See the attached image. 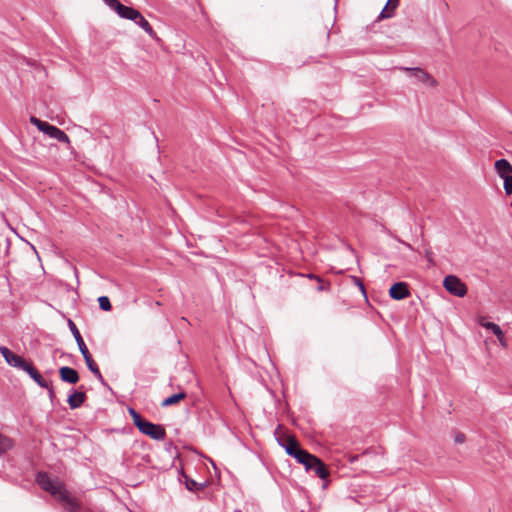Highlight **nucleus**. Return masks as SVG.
I'll list each match as a JSON object with an SVG mask.
<instances>
[{
	"instance_id": "obj_1",
	"label": "nucleus",
	"mask_w": 512,
	"mask_h": 512,
	"mask_svg": "<svg viewBox=\"0 0 512 512\" xmlns=\"http://www.w3.org/2000/svg\"><path fill=\"white\" fill-rule=\"evenodd\" d=\"M30 122L37 127V129L44 134L48 135L51 138H54L58 140L61 143H65L68 146L70 145V138L69 136L58 127L46 122L42 121L34 116L30 118Z\"/></svg>"
},
{
	"instance_id": "obj_2",
	"label": "nucleus",
	"mask_w": 512,
	"mask_h": 512,
	"mask_svg": "<svg viewBox=\"0 0 512 512\" xmlns=\"http://www.w3.org/2000/svg\"><path fill=\"white\" fill-rule=\"evenodd\" d=\"M36 483L40 486L41 489L50 493L55 498L62 492V489L65 488L64 484L56 481L54 482L49 474L44 471H40L36 475Z\"/></svg>"
},
{
	"instance_id": "obj_3",
	"label": "nucleus",
	"mask_w": 512,
	"mask_h": 512,
	"mask_svg": "<svg viewBox=\"0 0 512 512\" xmlns=\"http://www.w3.org/2000/svg\"><path fill=\"white\" fill-rule=\"evenodd\" d=\"M444 288L457 297H464L467 294L466 284L455 275H448L443 280Z\"/></svg>"
},
{
	"instance_id": "obj_4",
	"label": "nucleus",
	"mask_w": 512,
	"mask_h": 512,
	"mask_svg": "<svg viewBox=\"0 0 512 512\" xmlns=\"http://www.w3.org/2000/svg\"><path fill=\"white\" fill-rule=\"evenodd\" d=\"M138 430L154 440H163L166 436L165 428L162 425L154 424L148 420Z\"/></svg>"
},
{
	"instance_id": "obj_5",
	"label": "nucleus",
	"mask_w": 512,
	"mask_h": 512,
	"mask_svg": "<svg viewBox=\"0 0 512 512\" xmlns=\"http://www.w3.org/2000/svg\"><path fill=\"white\" fill-rule=\"evenodd\" d=\"M399 70L411 73L413 77L421 83L428 84L433 87L437 85V81L429 73L419 67H399Z\"/></svg>"
},
{
	"instance_id": "obj_6",
	"label": "nucleus",
	"mask_w": 512,
	"mask_h": 512,
	"mask_svg": "<svg viewBox=\"0 0 512 512\" xmlns=\"http://www.w3.org/2000/svg\"><path fill=\"white\" fill-rule=\"evenodd\" d=\"M56 498L63 503L68 512H81V504L75 497L71 496L66 488L62 489V492Z\"/></svg>"
},
{
	"instance_id": "obj_7",
	"label": "nucleus",
	"mask_w": 512,
	"mask_h": 512,
	"mask_svg": "<svg viewBox=\"0 0 512 512\" xmlns=\"http://www.w3.org/2000/svg\"><path fill=\"white\" fill-rule=\"evenodd\" d=\"M0 354L3 356L5 361L10 366L18 368V369H22L24 367V365L27 363V361L23 357H21L17 354H14L6 346H0Z\"/></svg>"
},
{
	"instance_id": "obj_8",
	"label": "nucleus",
	"mask_w": 512,
	"mask_h": 512,
	"mask_svg": "<svg viewBox=\"0 0 512 512\" xmlns=\"http://www.w3.org/2000/svg\"><path fill=\"white\" fill-rule=\"evenodd\" d=\"M83 389V386H80L78 390L71 389L67 398V403L70 409H77L83 405V403L87 399L86 392Z\"/></svg>"
},
{
	"instance_id": "obj_9",
	"label": "nucleus",
	"mask_w": 512,
	"mask_h": 512,
	"mask_svg": "<svg viewBox=\"0 0 512 512\" xmlns=\"http://www.w3.org/2000/svg\"><path fill=\"white\" fill-rule=\"evenodd\" d=\"M311 468H305L307 472H313L320 479H326L329 475V471L324 462L317 456H313L309 461Z\"/></svg>"
},
{
	"instance_id": "obj_10",
	"label": "nucleus",
	"mask_w": 512,
	"mask_h": 512,
	"mask_svg": "<svg viewBox=\"0 0 512 512\" xmlns=\"http://www.w3.org/2000/svg\"><path fill=\"white\" fill-rule=\"evenodd\" d=\"M389 296L394 300H403L410 296L409 286L406 282H396L389 289Z\"/></svg>"
},
{
	"instance_id": "obj_11",
	"label": "nucleus",
	"mask_w": 512,
	"mask_h": 512,
	"mask_svg": "<svg viewBox=\"0 0 512 512\" xmlns=\"http://www.w3.org/2000/svg\"><path fill=\"white\" fill-rule=\"evenodd\" d=\"M278 444L285 449V452L290 456L300 446L295 437L290 435H282L277 438Z\"/></svg>"
},
{
	"instance_id": "obj_12",
	"label": "nucleus",
	"mask_w": 512,
	"mask_h": 512,
	"mask_svg": "<svg viewBox=\"0 0 512 512\" xmlns=\"http://www.w3.org/2000/svg\"><path fill=\"white\" fill-rule=\"evenodd\" d=\"M59 377L61 381L69 384H76L80 379L77 370L68 366L59 368Z\"/></svg>"
},
{
	"instance_id": "obj_13",
	"label": "nucleus",
	"mask_w": 512,
	"mask_h": 512,
	"mask_svg": "<svg viewBox=\"0 0 512 512\" xmlns=\"http://www.w3.org/2000/svg\"><path fill=\"white\" fill-rule=\"evenodd\" d=\"M21 370L25 371L40 387H48V382L31 363L27 362Z\"/></svg>"
},
{
	"instance_id": "obj_14",
	"label": "nucleus",
	"mask_w": 512,
	"mask_h": 512,
	"mask_svg": "<svg viewBox=\"0 0 512 512\" xmlns=\"http://www.w3.org/2000/svg\"><path fill=\"white\" fill-rule=\"evenodd\" d=\"M313 456V454L302 449L301 446H299L294 453L290 454V457H293L298 463L304 465L305 468H311L309 461H311Z\"/></svg>"
},
{
	"instance_id": "obj_15",
	"label": "nucleus",
	"mask_w": 512,
	"mask_h": 512,
	"mask_svg": "<svg viewBox=\"0 0 512 512\" xmlns=\"http://www.w3.org/2000/svg\"><path fill=\"white\" fill-rule=\"evenodd\" d=\"M494 168L501 179L510 176L512 173V165L504 158L497 160L494 163Z\"/></svg>"
},
{
	"instance_id": "obj_16",
	"label": "nucleus",
	"mask_w": 512,
	"mask_h": 512,
	"mask_svg": "<svg viewBox=\"0 0 512 512\" xmlns=\"http://www.w3.org/2000/svg\"><path fill=\"white\" fill-rule=\"evenodd\" d=\"M399 6V0L387 1L386 5L383 7L381 12L378 15L377 20L381 21L384 19L392 18L395 14L396 8Z\"/></svg>"
},
{
	"instance_id": "obj_17",
	"label": "nucleus",
	"mask_w": 512,
	"mask_h": 512,
	"mask_svg": "<svg viewBox=\"0 0 512 512\" xmlns=\"http://www.w3.org/2000/svg\"><path fill=\"white\" fill-rule=\"evenodd\" d=\"M67 324H68V327H69L73 337L75 338V341L78 345L80 353L85 352V350H87L88 348H87L76 324L71 319H68Z\"/></svg>"
},
{
	"instance_id": "obj_18",
	"label": "nucleus",
	"mask_w": 512,
	"mask_h": 512,
	"mask_svg": "<svg viewBox=\"0 0 512 512\" xmlns=\"http://www.w3.org/2000/svg\"><path fill=\"white\" fill-rule=\"evenodd\" d=\"M187 397V394L186 392L184 391H180L178 393H175L167 398H165L162 403H161V406L162 407H168V406H172L174 404H177L179 403L181 400L185 399Z\"/></svg>"
},
{
	"instance_id": "obj_19",
	"label": "nucleus",
	"mask_w": 512,
	"mask_h": 512,
	"mask_svg": "<svg viewBox=\"0 0 512 512\" xmlns=\"http://www.w3.org/2000/svg\"><path fill=\"white\" fill-rule=\"evenodd\" d=\"M134 23L136 25H138L139 27H141L150 37L154 38L156 37V33L155 31L153 30L152 26L150 25V23L143 17V15L141 14L139 18H137L136 21H134Z\"/></svg>"
},
{
	"instance_id": "obj_20",
	"label": "nucleus",
	"mask_w": 512,
	"mask_h": 512,
	"mask_svg": "<svg viewBox=\"0 0 512 512\" xmlns=\"http://www.w3.org/2000/svg\"><path fill=\"white\" fill-rule=\"evenodd\" d=\"M480 324L485 329L490 330L497 337V339L499 341H501V338L504 337V333L499 325H497L493 322H486V323L481 322Z\"/></svg>"
},
{
	"instance_id": "obj_21",
	"label": "nucleus",
	"mask_w": 512,
	"mask_h": 512,
	"mask_svg": "<svg viewBox=\"0 0 512 512\" xmlns=\"http://www.w3.org/2000/svg\"><path fill=\"white\" fill-rule=\"evenodd\" d=\"M14 446V442L11 438L0 433V455L5 454L11 450Z\"/></svg>"
},
{
	"instance_id": "obj_22",
	"label": "nucleus",
	"mask_w": 512,
	"mask_h": 512,
	"mask_svg": "<svg viewBox=\"0 0 512 512\" xmlns=\"http://www.w3.org/2000/svg\"><path fill=\"white\" fill-rule=\"evenodd\" d=\"M207 483H198L197 481L185 476V486L189 491L195 492L199 490H203L206 487Z\"/></svg>"
},
{
	"instance_id": "obj_23",
	"label": "nucleus",
	"mask_w": 512,
	"mask_h": 512,
	"mask_svg": "<svg viewBox=\"0 0 512 512\" xmlns=\"http://www.w3.org/2000/svg\"><path fill=\"white\" fill-rule=\"evenodd\" d=\"M128 413L133 420V424L139 429L146 419H144L134 408H128Z\"/></svg>"
},
{
	"instance_id": "obj_24",
	"label": "nucleus",
	"mask_w": 512,
	"mask_h": 512,
	"mask_svg": "<svg viewBox=\"0 0 512 512\" xmlns=\"http://www.w3.org/2000/svg\"><path fill=\"white\" fill-rule=\"evenodd\" d=\"M131 8L132 7L125 6L118 1L113 10L118 14L119 17L126 19Z\"/></svg>"
},
{
	"instance_id": "obj_25",
	"label": "nucleus",
	"mask_w": 512,
	"mask_h": 512,
	"mask_svg": "<svg viewBox=\"0 0 512 512\" xmlns=\"http://www.w3.org/2000/svg\"><path fill=\"white\" fill-rule=\"evenodd\" d=\"M81 354L83 356V359H84V361L86 363L87 368L90 371H92L96 366H98L96 364V362L94 361V359L92 358V356H91V354H90L88 349L85 350V352H81Z\"/></svg>"
},
{
	"instance_id": "obj_26",
	"label": "nucleus",
	"mask_w": 512,
	"mask_h": 512,
	"mask_svg": "<svg viewBox=\"0 0 512 512\" xmlns=\"http://www.w3.org/2000/svg\"><path fill=\"white\" fill-rule=\"evenodd\" d=\"M99 307L103 311H110L112 309V305L110 299L107 296H100L98 298Z\"/></svg>"
},
{
	"instance_id": "obj_27",
	"label": "nucleus",
	"mask_w": 512,
	"mask_h": 512,
	"mask_svg": "<svg viewBox=\"0 0 512 512\" xmlns=\"http://www.w3.org/2000/svg\"><path fill=\"white\" fill-rule=\"evenodd\" d=\"M504 191L507 195H512V175L503 178Z\"/></svg>"
},
{
	"instance_id": "obj_28",
	"label": "nucleus",
	"mask_w": 512,
	"mask_h": 512,
	"mask_svg": "<svg viewBox=\"0 0 512 512\" xmlns=\"http://www.w3.org/2000/svg\"><path fill=\"white\" fill-rule=\"evenodd\" d=\"M140 15H141V13L138 10H136V9H134L132 7L131 10L128 13V16L126 17V19L131 20V21L134 22V21L137 20V18L140 17Z\"/></svg>"
},
{
	"instance_id": "obj_29",
	"label": "nucleus",
	"mask_w": 512,
	"mask_h": 512,
	"mask_svg": "<svg viewBox=\"0 0 512 512\" xmlns=\"http://www.w3.org/2000/svg\"><path fill=\"white\" fill-rule=\"evenodd\" d=\"M351 279H352V281H358L359 282L358 287H359L360 291L362 292V294L364 296H366L365 286H364L363 282L361 281V279L359 277H357V276H351Z\"/></svg>"
},
{
	"instance_id": "obj_30",
	"label": "nucleus",
	"mask_w": 512,
	"mask_h": 512,
	"mask_svg": "<svg viewBox=\"0 0 512 512\" xmlns=\"http://www.w3.org/2000/svg\"><path fill=\"white\" fill-rule=\"evenodd\" d=\"M466 440V436L463 434V433H457L455 436H454V441L455 443L457 444H462L464 443Z\"/></svg>"
},
{
	"instance_id": "obj_31",
	"label": "nucleus",
	"mask_w": 512,
	"mask_h": 512,
	"mask_svg": "<svg viewBox=\"0 0 512 512\" xmlns=\"http://www.w3.org/2000/svg\"><path fill=\"white\" fill-rule=\"evenodd\" d=\"M45 388L48 391L49 399L53 402L54 398L56 397L53 386L48 382V387Z\"/></svg>"
},
{
	"instance_id": "obj_32",
	"label": "nucleus",
	"mask_w": 512,
	"mask_h": 512,
	"mask_svg": "<svg viewBox=\"0 0 512 512\" xmlns=\"http://www.w3.org/2000/svg\"><path fill=\"white\" fill-rule=\"evenodd\" d=\"M103 1L112 10L114 9V7L116 6V4L118 2V0H103Z\"/></svg>"
},
{
	"instance_id": "obj_33",
	"label": "nucleus",
	"mask_w": 512,
	"mask_h": 512,
	"mask_svg": "<svg viewBox=\"0 0 512 512\" xmlns=\"http://www.w3.org/2000/svg\"><path fill=\"white\" fill-rule=\"evenodd\" d=\"M320 283L321 284L317 287L318 291H326L329 289L330 283H326V284H323L322 282H320Z\"/></svg>"
},
{
	"instance_id": "obj_34",
	"label": "nucleus",
	"mask_w": 512,
	"mask_h": 512,
	"mask_svg": "<svg viewBox=\"0 0 512 512\" xmlns=\"http://www.w3.org/2000/svg\"><path fill=\"white\" fill-rule=\"evenodd\" d=\"M98 381L104 386V387H107L108 389H110V386L108 385V383L105 381L103 375L101 374L98 378Z\"/></svg>"
},
{
	"instance_id": "obj_35",
	"label": "nucleus",
	"mask_w": 512,
	"mask_h": 512,
	"mask_svg": "<svg viewBox=\"0 0 512 512\" xmlns=\"http://www.w3.org/2000/svg\"><path fill=\"white\" fill-rule=\"evenodd\" d=\"M307 277L309 279H314V280H316L318 282H323L322 278L320 276H318V275H315V274H308Z\"/></svg>"
},
{
	"instance_id": "obj_36",
	"label": "nucleus",
	"mask_w": 512,
	"mask_h": 512,
	"mask_svg": "<svg viewBox=\"0 0 512 512\" xmlns=\"http://www.w3.org/2000/svg\"><path fill=\"white\" fill-rule=\"evenodd\" d=\"M96 378H98L101 375L100 369L98 366H96L92 371H90Z\"/></svg>"
},
{
	"instance_id": "obj_37",
	"label": "nucleus",
	"mask_w": 512,
	"mask_h": 512,
	"mask_svg": "<svg viewBox=\"0 0 512 512\" xmlns=\"http://www.w3.org/2000/svg\"><path fill=\"white\" fill-rule=\"evenodd\" d=\"M432 254H433V253H432V251H431L430 249L426 250V252H425L426 257H427L428 261H429L431 264H433V261H432Z\"/></svg>"
},
{
	"instance_id": "obj_38",
	"label": "nucleus",
	"mask_w": 512,
	"mask_h": 512,
	"mask_svg": "<svg viewBox=\"0 0 512 512\" xmlns=\"http://www.w3.org/2000/svg\"><path fill=\"white\" fill-rule=\"evenodd\" d=\"M406 247H408L409 249H412V246L408 243H405Z\"/></svg>"
},
{
	"instance_id": "obj_39",
	"label": "nucleus",
	"mask_w": 512,
	"mask_h": 512,
	"mask_svg": "<svg viewBox=\"0 0 512 512\" xmlns=\"http://www.w3.org/2000/svg\"><path fill=\"white\" fill-rule=\"evenodd\" d=\"M499 342H500L502 345H505V343H504V337H503V338H501V341H499Z\"/></svg>"
},
{
	"instance_id": "obj_40",
	"label": "nucleus",
	"mask_w": 512,
	"mask_h": 512,
	"mask_svg": "<svg viewBox=\"0 0 512 512\" xmlns=\"http://www.w3.org/2000/svg\"><path fill=\"white\" fill-rule=\"evenodd\" d=\"M355 285H359V282L358 281H353Z\"/></svg>"
},
{
	"instance_id": "obj_41",
	"label": "nucleus",
	"mask_w": 512,
	"mask_h": 512,
	"mask_svg": "<svg viewBox=\"0 0 512 512\" xmlns=\"http://www.w3.org/2000/svg\"><path fill=\"white\" fill-rule=\"evenodd\" d=\"M392 0H389V2H391Z\"/></svg>"
}]
</instances>
